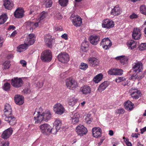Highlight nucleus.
Masks as SVG:
<instances>
[{
	"mask_svg": "<svg viewBox=\"0 0 146 146\" xmlns=\"http://www.w3.org/2000/svg\"><path fill=\"white\" fill-rule=\"evenodd\" d=\"M133 70L138 73L143 70L142 64L140 62H137L134 63L132 65Z\"/></svg>",
	"mask_w": 146,
	"mask_h": 146,
	"instance_id": "nucleus-15",
	"label": "nucleus"
},
{
	"mask_svg": "<svg viewBox=\"0 0 146 146\" xmlns=\"http://www.w3.org/2000/svg\"><path fill=\"white\" fill-rule=\"evenodd\" d=\"M137 74H134L133 75L131 76V79L134 80L135 79H137Z\"/></svg>",
	"mask_w": 146,
	"mask_h": 146,
	"instance_id": "nucleus-64",
	"label": "nucleus"
},
{
	"mask_svg": "<svg viewBox=\"0 0 146 146\" xmlns=\"http://www.w3.org/2000/svg\"><path fill=\"white\" fill-rule=\"evenodd\" d=\"M66 82L67 87L70 90H73L77 86L76 81L71 78H67Z\"/></svg>",
	"mask_w": 146,
	"mask_h": 146,
	"instance_id": "nucleus-2",
	"label": "nucleus"
},
{
	"mask_svg": "<svg viewBox=\"0 0 146 146\" xmlns=\"http://www.w3.org/2000/svg\"><path fill=\"white\" fill-rule=\"evenodd\" d=\"M141 35V30L139 28H135L134 29L132 34V37L135 40L139 39Z\"/></svg>",
	"mask_w": 146,
	"mask_h": 146,
	"instance_id": "nucleus-18",
	"label": "nucleus"
},
{
	"mask_svg": "<svg viewBox=\"0 0 146 146\" xmlns=\"http://www.w3.org/2000/svg\"><path fill=\"white\" fill-rule=\"evenodd\" d=\"M54 29L56 31H61L62 30V28L61 26L59 27H55L54 28Z\"/></svg>",
	"mask_w": 146,
	"mask_h": 146,
	"instance_id": "nucleus-60",
	"label": "nucleus"
},
{
	"mask_svg": "<svg viewBox=\"0 0 146 146\" xmlns=\"http://www.w3.org/2000/svg\"><path fill=\"white\" fill-rule=\"evenodd\" d=\"M52 58V56L51 51L49 50H46L42 53L41 56V59L44 62H48L50 61Z\"/></svg>",
	"mask_w": 146,
	"mask_h": 146,
	"instance_id": "nucleus-1",
	"label": "nucleus"
},
{
	"mask_svg": "<svg viewBox=\"0 0 146 146\" xmlns=\"http://www.w3.org/2000/svg\"><path fill=\"white\" fill-rule=\"evenodd\" d=\"M88 63L90 66L92 67H95L98 65L99 64V61L94 57H90L88 59Z\"/></svg>",
	"mask_w": 146,
	"mask_h": 146,
	"instance_id": "nucleus-24",
	"label": "nucleus"
},
{
	"mask_svg": "<svg viewBox=\"0 0 146 146\" xmlns=\"http://www.w3.org/2000/svg\"><path fill=\"white\" fill-rule=\"evenodd\" d=\"M24 13V11L22 9L18 8L14 12V16L17 18H21L23 16Z\"/></svg>",
	"mask_w": 146,
	"mask_h": 146,
	"instance_id": "nucleus-28",
	"label": "nucleus"
},
{
	"mask_svg": "<svg viewBox=\"0 0 146 146\" xmlns=\"http://www.w3.org/2000/svg\"><path fill=\"white\" fill-rule=\"evenodd\" d=\"M34 118L35 123H40L42 121L44 120V116L42 113L40 114V111L36 110L34 113Z\"/></svg>",
	"mask_w": 146,
	"mask_h": 146,
	"instance_id": "nucleus-8",
	"label": "nucleus"
},
{
	"mask_svg": "<svg viewBox=\"0 0 146 146\" xmlns=\"http://www.w3.org/2000/svg\"><path fill=\"white\" fill-rule=\"evenodd\" d=\"M35 40V36L33 33L29 34L25 39L24 42L29 46L33 44Z\"/></svg>",
	"mask_w": 146,
	"mask_h": 146,
	"instance_id": "nucleus-9",
	"label": "nucleus"
},
{
	"mask_svg": "<svg viewBox=\"0 0 146 146\" xmlns=\"http://www.w3.org/2000/svg\"><path fill=\"white\" fill-rule=\"evenodd\" d=\"M23 81L20 78H14L11 80V84L13 86L16 88L21 87L23 84Z\"/></svg>",
	"mask_w": 146,
	"mask_h": 146,
	"instance_id": "nucleus-6",
	"label": "nucleus"
},
{
	"mask_svg": "<svg viewBox=\"0 0 146 146\" xmlns=\"http://www.w3.org/2000/svg\"><path fill=\"white\" fill-rule=\"evenodd\" d=\"M115 68L111 69L108 71V73L109 74L115 75Z\"/></svg>",
	"mask_w": 146,
	"mask_h": 146,
	"instance_id": "nucleus-55",
	"label": "nucleus"
},
{
	"mask_svg": "<svg viewBox=\"0 0 146 146\" xmlns=\"http://www.w3.org/2000/svg\"><path fill=\"white\" fill-rule=\"evenodd\" d=\"M125 109L127 110H131L134 108V105L130 101H127L124 104Z\"/></svg>",
	"mask_w": 146,
	"mask_h": 146,
	"instance_id": "nucleus-32",
	"label": "nucleus"
},
{
	"mask_svg": "<svg viewBox=\"0 0 146 146\" xmlns=\"http://www.w3.org/2000/svg\"><path fill=\"white\" fill-rule=\"evenodd\" d=\"M10 88V84L9 83L7 82L3 86V88L4 90L7 91L9 90Z\"/></svg>",
	"mask_w": 146,
	"mask_h": 146,
	"instance_id": "nucleus-50",
	"label": "nucleus"
},
{
	"mask_svg": "<svg viewBox=\"0 0 146 146\" xmlns=\"http://www.w3.org/2000/svg\"><path fill=\"white\" fill-rule=\"evenodd\" d=\"M140 11L142 14L146 15V6L144 5H142L140 7Z\"/></svg>",
	"mask_w": 146,
	"mask_h": 146,
	"instance_id": "nucleus-46",
	"label": "nucleus"
},
{
	"mask_svg": "<svg viewBox=\"0 0 146 146\" xmlns=\"http://www.w3.org/2000/svg\"><path fill=\"white\" fill-rule=\"evenodd\" d=\"M115 59L117 60H119L121 63L123 65L126 64L128 60L127 58L124 56H117L115 58Z\"/></svg>",
	"mask_w": 146,
	"mask_h": 146,
	"instance_id": "nucleus-36",
	"label": "nucleus"
},
{
	"mask_svg": "<svg viewBox=\"0 0 146 146\" xmlns=\"http://www.w3.org/2000/svg\"><path fill=\"white\" fill-rule=\"evenodd\" d=\"M12 128H9L5 130L1 135V137L5 139H7L9 138L13 133Z\"/></svg>",
	"mask_w": 146,
	"mask_h": 146,
	"instance_id": "nucleus-19",
	"label": "nucleus"
},
{
	"mask_svg": "<svg viewBox=\"0 0 146 146\" xmlns=\"http://www.w3.org/2000/svg\"><path fill=\"white\" fill-rule=\"evenodd\" d=\"M139 48L141 50L146 49V43H141L139 47Z\"/></svg>",
	"mask_w": 146,
	"mask_h": 146,
	"instance_id": "nucleus-53",
	"label": "nucleus"
},
{
	"mask_svg": "<svg viewBox=\"0 0 146 146\" xmlns=\"http://www.w3.org/2000/svg\"><path fill=\"white\" fill-rule=\"evenodd\" d=\"M10 62L9 61H5L3 64L4 69H8L10 67Z\"/></svg>",
	"mask_w": 146,
	"mask_h": 146,
	"instance_id": "nucleus-47",
	"label": "nucleus"
},
{
	"mask_svg": "<svg viewBox=\"0 0 146 146\" xmlns=\"http://www.w3.org/2000/svg\"><path fill=\"white\" fill-rule=\"evenodd\" d=\"M124 141L127 146H131L132 145L131 143L129 141V139L127 138H125V137H123Z\"/></svg>",
	"mask_w": 146,
	"mask_h": 146,
	"instance_id": "nucleus-52",
	"label": "nucleus"
},
{
	"mask_svg": "<svg viewBox=\"0 0 146 146\" xmlns=\"http://www.w3.org/2000/svg\"><path fill=\"white\" fill-rule=\"evenodd\" d=\"M124 112V110L123 109H119L116 110L115 113L117 114H121L123 113Z\"/></svg>",
	"mask_w": 146,
	"mask_h": 146,
	"instance_id": "nucleus-56",
	"label": "nucleus"
},
{
	"mask_svg": "<svg viewBox=\"0 0 146 146\" xmlns=\"http://www.w3.org/2000/svg\"><path fill=\"white\" fill-rule=\"evenodd\" d=\"M53 110L55 113L58 115H61L65 111L63 106L60 103H57L55 104L53 106Z\"/></svg>",
	"mask_w": 146,
	"mask_h": 146,
	"instance_id": "nucleus-3",
	"label": "nucleus"
},
{
	"mask_svg": "<svg viewBox=\"0 0 146 146\" xmlns=\"http://www.w3.org/2000/svg\"><path fill=\"white\" fill-rule=\"evenodd\" d=\"M114 23L113 21L108 19L104 20L102 23V27L104 28L110 29L113 27Z\"/></svg>",
	"mask_w": 146,
	"mask_h": 146,
	"instance_id": "nucleus-14",
	"label": "nucleus"
},
{
	"mask_svg": "<svg viewBox=\"0 0 146 146\" xmlns=\"http://www.w3.org/2000/svg\"><path fill=\"white\" fill-rule=\"evenodd\" d=\"M93 136L96 138H98L101 137L102 130L99 127H94L92 129Z\"/></svg>",
	"mask_w": 146,
	"mask_h": 146,
	"instance_id": "nucleus-17",
	"label": "nucleus"
},
{
	"mask_svg": "<svg viewBox=\"0 0 146 146\" xmlns=\"http://www.w3.org/2000/svg\"><path fill=\"white\" fill-rule=\"evenodd\" d=\"M25 25L26 26L27 29H29L31 31L33 30V29H35L37 27H40L36 21L35 23L32 21H28L25 23Z\"/></svg>",
	"mask_w": 146,
	"mask_h": 146,
	"instance_id": "nucleus-12",
	"label": "nucleus"
},
{
	"mask_svg": "<svg viewBox=\"0 0 146 146\" xmlns=\"http://www.w3.org/2000/svg\"><path fill=\"white\" fill-rule=\"evenodd\" d=\"M76 131L77 133L80 136H83L87 132V129L83 125H80L76 128Z\"/></svg>",
	"mask_w": 146,
	"mask_h": 146,
	"instance_id": "nucleus-10",
	"label": "nucleus"
},
{
	"mask_svg": "<svg viewBox=\"0 0 146 146\" xmlns=\"http://www.w3.org/2000/svg\"><path fill=\"white\" fill-rule=\"evenodd\" d=\"M61 120L59 118L55 119L54 123V126L60 129L62 125Z\"/></svg>",
	"mask_w": 146,
	"mask_h": 146,
	"instance_id": "nucleus-38",
	"label": "nucleus"
},
{
	"mask_svg": "<svg viewBox=\"0 0 146 146\" xmlns=\"http://www.w3.org/2000/svg\"><path fill=\"white\" fill-rule=\"evenodd\" d=\"M47 16V12H42L40 14V16L38 17V18L36 20V21L40 26H42L44 23V19Z\"/></svg>",
	"mask_w": 146,
	"mask_h": 146,
	"instance_id": "nucleus-20",
	"label": "nucleus"
},
{
	"mask_svg": "<svg viewBox=\"0 0 146 146\" xmlns=\"http://www.w3.org/2000/svg\"><path fill=\"white\" fill-rule=\"evenodd\" d=\"M71 18L73 24L76 27H79L82 24V19L79 16L72 15Z\"/></svg>",
	"mask_w": 146,
	"mask_h": 146,
	"instance_id": "nucleus-4",
	"label": "nucleus"
},
{
	"mask_svg": "<svg viewBox=\"0 0 146 146\" xmlns=\"http://www.w3.org/2000/svg\"><path fill=\"white\" fill-rule=\"evenodd\" d=\"M88 46V42L87 41L84 40L82 43L81 46Z\"/></svg>",
	"mask_w": 146,
	"mask_h": 146,
	"instance_id": "nucleus-59",
	"label": "nucleus"
},
{
	"mask_svg": "<svg viewBox=\"0 0 146 146\" xmlns=\"http://www.w3.org/2000/svg\"><path fill=\"white\" fill-rule=\"evenodd\" d=\"M80 117V115L78 113H72L71 116V119H70L72 123L75 124L78 123L79 121Z\"/></svg>",
	"mask_w": 146,
	"mask_h": 146,
	"instance_id": "nucleus-22",
	"label": "nucleus"
},
{
	"mask_svg": "<svg viewBox=\"0 0 146 146\" xmlns=\"http://www.w3.org/2000/svg\"><path fill=\"white\" fill-rule=\"evenodd\" d=\"M103 75L102 74L100 73L94 77L93 80L96 83H98L101 81L103 78Z\"/></svg>",
	"mask_w": 146,
	"mask_h": 146,
	"instance_id": "nucleus-37",
	"label": "nucleus"
},
{
	"mask_svg": "<svg viewBox=\"0 0 146 146\" xmlns=\"http://www.w3.org/2000/svg\"><path fill=\"white\" fill-rule=\"evenodd\" d=\"M85 120V121L86 123L90 124L92 121L91 114H88L86 116Z\"/></svg>",
	"mask_w": 146,
	"mask_h": 146,
	"instance_id": "nucleus-42",
	"label": "nucleus"
},
{
	"mask_svg": "<svg viewBox=\"0 0 146 146\" xmlns=\"http://www.w3.org/2000/svg\"><path fill=\"white\" fill-rule=\"evenodd\" d=\"M46 7H49L52 5V1L51 0H46Z\"/></svg>",
	"mask_w": 146,
	"mask_h": 146,
	"instance_id": "nucleus-54",
	"label": "nucleus"
},
{
	"mask_svg": "<svg viewBox=\"0 0 146 146\" xmlns=\"http://www.w3.org/2000/svg\"><path fill=\"white\" fill-rule=\"evenodd\" d=\"M54 17L55 19L60 20L62 18L61 14L58 12H56L54 13Z\"/></svg>",
	"mask_w": 146,
	"mask_h": 146,
	"instance_id": "nucleus-43",
	"label": "nucleus"
},
{
	"mask_svg": "<svg viewBox=\"0 0 146 146\" xmlns=\"http://www.w3.org/2000/svg\"><path fill=\"white\" fill-rule=\"evenodd\" d=\"M115 75H120L123 74V71L121 69L115 68Z\"/></svg>",
	"mask_w": 146,
	"mask_h": 146,
	"instance_id": "nucleus-51",
	"label": "nucleus"
},
{
	"mask_svg": "<svg viewBox=\"0 0 146 146\" xmlns=\"http://www.w3.org/2000/svg\"><path fill=\"white\" fill-rule=\"evenodd\" d=\"M127 43L128 47L130 48L131 49H132L135 47L136 43L133 40L128 41Z\"/></svg>",
	"mask_w": 146,
	"mask_h": 146,
	"instance_id": "nucleus-40",
	"label": "nucleus"
},
{
	"mask_svg": "<svg viewBox=\"0 0 146 146\" xmlns=\"http://www.w3.org/2000/svg\"><path fill=\"white\" fill-rule=\"evenodd\" d=\"M44 121H46L50 120L52 117V114L50 111L46 110L42 113Z\"/></svg>",
	"mask_w": 146,
	"mask_h": 146,
	"instance_id": "nucleus-31",
	"label": "nucleus"
},
{
	"mask_svg": "<svg viewBox=\"0 0 146 146\" xmlns=\"http://www.w3.org/2000/svg\"><path fill=\"white\" fill-rule=\"evenodd\" d=\"M109 83L108 81H105L102 83L99 86L98 90L100 92H102L109 85Z\"/></svg>",
	"mask_w": 146,
	"mask_h": 146,
	"instance_id": "nucleus-34",
	"label": "nucleus"
},
{
	"mask_svg": "<svg viewBox=\"0 0 146 146\" xmlns=\"http://www.w3.org/2000/svg\"><path fill=\"white\" fill-rule=\"evenodd\" d=\"M80 90L83 94L85 95L90 93L91 91L90 88L87 85H85L82 87Z\"/></svg>",
	"mask_w": 146,
	"mask_h": 146,
	"instance_id": "nucleus-30",
	"label": "nucleus"
},
{
	"mask_svg": "<svg viewBox=\"0 0 146 146\" xmlns=\"http://www.w3.org/2000/svg\"><path fill=\"white\" fill-rule=\"evenodd\" d=\"M57 58L59 61L63 63L67 62L69 60L68 54L65 52H61L59 54Z\"/></svg>",
	"mask_w": 146,
	"mask_h": 146,
	"instance_id": "nucleus-7",
	"label": "nucleus"
},
{
	"mask_svg": "<svg viewBox=\"0 0 146 146\" xmlns=\"http://www.w3.org/2000/svg\"><path fill=\"white\" fill-rule=\"evenodd\" d=\"M126 80L125 78L124 77H119L115 79V81L117 83H119Z\"/></svg>",
	"mask_w": 146,
	"mask_h": 146,
	"instance_id": "nucleus-49",
	"label": "nucleus"
},
{
	"mask_svg": "<svg viewBox=\"0 0 146 146\" xmlns=\"http://www.w3.org/2000/svg\"><path fill=\"white\" fill-rule=\"evenodd\" d=\"M44 41L47 46L50 47L52 45V36L49 34H46L44 36Z\"/></svg>",
	"mask_w": 146,
	"mask_h": 146,
	"instance_id": "nucleus-16",
	"label": "nucleus"
},
{
	"mask_svg": "<svg viewBox=\"0 0 146 146\" xmlns=\"http://www.w3.org/2000/svg\"><path fill=\"white\" fill-rule=\"evenodd\" d=\"M29 46L25 44L24 42V44H21L18 46L17 48V51L18 52H21L25 50Z\"/></svg>",
	"mask_w": 146,
	"mask_h": 146,
	"instance_id": "nucleus-35",
	"label": "nucleus"
},
{
	"mask_svg": "<svg viewBox=\"0 0 146 146\" xmlns=\"http://www.w3.org/2000/svg\"><path fill=\"white\" fill-rule=\"evenodd\" d=\"M90 42L93 45H96L98 43L100 37L98 35H93L90 36Z\"/></svg>",
	"mask_w": 146,
	"mask_h": 146,
	"instance_id": "nucleus-26",
	"label": "nucleus"
},
{
	"mask_svg": "<svg viewBox=\"0 0 146 146\" xmlns=\"http://www.w3.org/2000/svg\"><path fill=\"white\" fill-rule=\"evenodd\" d=\"M129 92L131 97L133 99H138L141 95L140 92L136 88H132L129 90Z\"/></svg>",
	"mask_w": 146,
	"mask_h": 146,
	"instance_id": "nucleus-11",
	"label": "nucleus"
},
{
	"mask_svg": "<svg viewBox=\"0 0 146 146\" xmlns=\"http://www.w3.org/2000/svg\"><path fill=\"white\" fill-rule=\"evenodd\" d=\"M4 111V114L3 115V118H4V117L10 115L12 112V110L11 106L8 104H6Z\"/></svg>",
	"mask_w": 146,
	"mask_h": 146,
	"instance_id": "nucleus-21",
	"label": "nucleus"
},
{
	"mask_svg": "<svg viewBox=\"0 0 146 146\" xmlns=\"http://www.w3.org/2000/svg\"><path fill=\"white\" fill-rule=\"evenodd\" d=\"M8 19L6 14L2 15L0 17V24H2L5 23Z\"/></svg>",
	"mask_w": 146,
	"mask_h": 146,
	"instance_id": "nucleus-39",
	"label": "nucleus"
},
{
	"mask_svg": "<svg viewBox=\"0 0 146 146\" xmlns=\"http://www.w3.org/2000/svg\"><path fill=\"white\" fill-rule=\"evenodd\" d=\"M59 129L56 127H54V126L52 128L50 126V134L52 133L53 134H56Z\"/></svg>",
	"mask_w": 146,
	"mask_h": 146,
	"instance_id": "nucleus-44",
	"label": "nucleus"
},
{
	"mask_svg": "<svg viewBox=\"0 0 146 146\" xmlns=\"http://www.w3.org/2000/svg\"><path fill=\"white\" fill-rule=\"evenodd\" d=\"M79 68L80 69L84 70L88 68V65L87 64L84 63H82L79 66Z\"/></svg>",
	"mask_w": 146,
	"mask_h": 146,
	"instance_id": "nucleus-48",
	"label": "nucleus"
},
{
	"mask_svg": "<svg viewBox=\"0 0 146 146\" xmlns=\"http://www.w3.org/2000/svg\"><path fill=\"white\" fill-rule=\"evenodd\" d=\"M122 12V9L119 6L116 5L112 9L111 14L114 16H117L121 14Z\"/></svg>",
	"mask_w": 146,
	"mask_h": 146,
	"instance_id": "nucleus-23",
	"label": "nucleus"
},
{
	"mask_svg": "<svg viewBox=\"0 0 146 146\" xmlns=\"http://www.w3.org/2000/svg\"><path fill=\"white\" fill-rule=\"evenodd\" d=\"M14 100L16 104L21 105L24 103V98L20 95H17L14 97Z\"/></svg>",
	"mask_w": 146,
	"mask_h": 146,
	"instance_id": "nucleus-27",
	"label": "nucleus"
},
{
	"mask_svg": "<svg viewBox=\"0 0 146 146\" xmlns=\"http://www.w3.org/2000/svg\"><path fill=\"white\" fill-rule=\"evenodd\" d=\"M9 144V143L8 141H3L0 143V146H8Z\"/></svg>",
	"mask_w": 146,
	"mask_h": 146,
	"instance_id": "nucleus-57",
	"label": "nucleus"
},
{
	"mask_svg": "<svg viewBox=\"0 0 146 146\" xmlns=\"http://www.w3.org/2000/svg\"><path fill=\"white\" fill-rule=\"evenodd\" d=\"M88 46H81V48L82 51L86 52L88 50Z\"/></svg>",
	"mask_w": 146,
	"mask_h": 146,
	"instance_id": "nucleus-62",
	"label": "nucleus"
},
{
	"mask_svg": "<svg viewBox=\"0 0 146 146\" xmlns=\"http://www.w3.org/2000/svg\"><path fill=\"white\" fill-rule=\"evenodd\" d=\"M3 5L8 10H11L13 8L14 4L11 0H3Z\"/></svg>",
	"mask_w": 146,
	"mask_h": 146,
	"instance_id": "nucleus-25",
	"label": "nucleus"
},
{
	"mask_svg": "<svg viewBox=\"0 0 146 146\" xmlns=\"http://www.w3.org/2000/svg\"><path fill=\"white\" fill-rule=\"evenodd\" d=\"M41 132L45 135L50 134V125L44 123L39 126Z\"/></svg>",
	"mask_w": 146,
	"mask_h": 146,
	"instance_id": "nucleus-5",
	"label": "nucleus"
},
{
	"mask_svg": "<svg viewBox=\"0 0 146 146\" xmlns=\"http://www.w3.org/2000/svg\"><path fill=\"white\" fill-rule=\"evenodd\" d=\"M3 118L6 121H8L11 125H14L16 123L15 118L13 116H6L4 117Z\"/></svg>",
	"mask_w": 146,
	"mask_h": 146,
	"instance_id": "nucleus-29",
	"label": "nucleus"
},
{
	"mask_svg": "<svg viewBox=\"0 0 146 146\" xmlns=\"http://www.w3.org/2000/svg\"><path fill=\"white\" fill-rule=\"evenodd\" d=\"M100 44L101 46H102L104 48L107 50L111 47V43L109 38H107L103 39Z\"/></svg>",
	"mask_w": 146,
	"mask_h": 146,
	"instance_id": "nucleus-13",
	"label": "nucleus"
},
{
	"mask_svg": "<svg viewBox=\"0 0 146 146\" xmlns=\"http://www.w3.org/2000/svg\"><path fill=\"white\" fill-rule=\"evenodd\" d=\"M68 104L72 106L74 105L77 102V100L74 96H70L67 100Z\"/></svg>",
	"mask_w": 146,
	"mask_h": 146,
	"instance_id": "nucleus-33",
	"label": "nucleus"
},
{
	"mask_svg": "<svg viewBox=\"0 0 146 146\" xmlns=\"http://www.w3.org/2000/svg\"><path fill=\"white\" fill-rule=\"evenodd\" d=\"M68 0H59V4L63 7L66 6L68 3Z\"/></svg>",
	"mask_w": 146,
	"mask_h": 146,
	"instance_id": "nucleus-45",
	"label": "nucleus"
},
{
	"mask_svg": "<svg viewBox=\"0 0 146 146\" xmlns=\"http://www.w3.org/2000/svg\"><path fill=\"white\" fill-rule=\"evenodd\" d=\"M38 7L36 6H32L30 7V14H35L38 10Z\"/></svg>",
	"mask_w": 146,
	"mask_h": 146,
	"instance_id": "nucleus-41",
	"label": "nucleus"
},
{
	"mask_svg": "<svg viewBox=\"0 0 146 146\" xmlns=\"http://www.w3.org/2000/svg\"><path fill=\"white\" fill-rule=\"evenodd\" d=\"M43 83L42 82H38L36 84L37 86L39 88H41L43 86Z\"/></svg>",
	"mask_w": 146,
	"mask_h": 146,
	"instance_id": "nucleus-61",
	"label": "nucleus"
},
{
	"mask_svg": "<svg viewBox=\"0 0 146 146\" xmlns=\"http://www.w3.org/2000/svg\"><path fill=\"white\" fill-rule=\"evenodd\" d=\"M137 15L133 13L130 16V17L131 19H133L137 18Z\"/></svg>",
	"mask_w": 146,
	"mask_h": 146,
	"instance_id": "nucleus-63",
	"label": "nucleus"
},
{
	"mask_svg": "<svg viewBox=\"0 0 146 146\" xmlns=\"http://www.w3.org/2000/svg\"><path fill=\"white\" fill-rule=\"evenodd\" d=\"M20 63L22 65L23 67H25L26 66L27 64L26 62L23 60H20Z\"/></svg>",
	"mask_w": 146,
	"mask_h": 146,
	"instance_id": "nucleus-58",
	"label": "nucleus"
}]
</instances>
